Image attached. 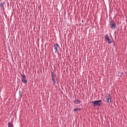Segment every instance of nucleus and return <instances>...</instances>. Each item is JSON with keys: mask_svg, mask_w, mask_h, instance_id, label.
<instances>
[{"mask_svg": "<svg viewBox=\"0 0 127 127\" xmlns=\"http://www.w3.org/2000/svg\"><path fill=\"white\" fill-rule=\"evenodd\" d=\"M19 95L20 98H21V97H22V93H21V91H19Z\"/></svg>", "mask_w": 127, "mask_h": 127, "instance_id": "9b49d317", "label": "nucleus"}, {"mask_svg": "<svg viewBox=\"0 0 127 127\" xmlns=\"http://www.w3.org/2000/svg\"><path fill=\"white\" fill-rule=\"evenodd\" d=\"M21 77H22L23 79H25V78H26V77L25 76V74H21Z\"/></svg>", "mask_w": 127, "mask_h": 127, "instance_id": "9d476101", "label": "nucleus"}, {"mask_svg": "<svg viewBox=\"0 0 127 127\" xmlns=\"http://www.w3.org/2000/svg\"><path fill=\"white\" fill-rule=\"evenodd\" d=\"M114 45H116V43H115V42H114Z\"/></svg>", "mask_w": 127, "mask_h": 127, "instance_id": "dca6fc26", "label": "nucleus"}, {"mask_svg": "<svg viewBox=\"0 0 127 127\" xmlns=\"http://www.w3.org/2000/svg\"><path fill=\"white\" fill-rule=\"evenodd\" d=\"M124 74V72H122V73H121V75H123Z\"/></svg>", "mask_w": 127, "mask_h": 127, "instance_id": "f3484780", "label": "nucleus"}, {"mask_svg": "<svg viewBox=\"0 0 127 127\" xmlns=\"http://www.w3.org/2000/svg\"><path fill=\"white\" fill-rule=\"evenodd\" d=\"M106 100L108 104H111V103H112L111 94L110 93H107L106 95Z\"/></svg>", "mask_w": 127, "mask_h": 127, "instance_id": "20e7f679", "label": "nucleus"}, {"mask_svg": "<svg viewBox=\"0 0 127 127\" xmlns=\"http://www.w3.org/2000/svg\"><path fill=\"white\" fill-rule=\"evenodd\" d=\"M51 75L54 85H56V80L57 82H58V79L56 78V74H54V71H51Z\"/></svg>", "mask_w": 127, "mask_h": 127, "instance_id": "f03ea898", "label": "nucleus"}, {"mask_svg": "<svg viewBox=\"0 0 127 127\" xmlns=\"http://www.w3.org/2000/svg\"><path fill=\"white\" fill-rule=\"evenodd\" d=\"M73 103H74V104H80L81 103V101H80L79 99H76L75 100H74V101H73Z\"/></svg>", "mask_w": 127, "mask_h": 127, "instance_id": "6e6552de", "label": "nucleus"}, {"mask_svg": "<svg viewBox=\"0 0 127 127\" xmlns=\"http://www.w3.org/2000/svg\"><path fill=\"white\" fill-rule=\"evenodd\" d=\"M77 111H81V109H80V108H77Z\"/></svg>", "mask_w": 127, "mask_h": 127, "instance_id": "4468645a", "label": "nucleus"}, {"mask_svg": "<svg viewBox=\"0 0 127 127\" xmlns=\"http://www.w3.org/2000/svg\"><path fill=\"white\" fill-rule=\"evenodd\" d=\"M11 126H12L11 123H10V122H8V127H11Z\"/></svg>", "mask_w": 127, "mask_h": 127, "instance_id": "f8f14e48", "label": "nucleus"}, {"mask_svg": "<svg viewBox=\"0 0 127 127\" xmlns=\"http://www.w3.org/2000/svg\"><path fill=\"white\" fill-rule=\"evenodd\" d=\"M54 49L55 50V53L59 52L58 49H60V46L57 43L54 45Z\"/></svg>", "mask_w": 127, "mask_h": 127, "instance_id": "39448f33", "label": "nucleus"}, {"mask_svg": "<svg viewBox=\"0 0 127 127\" xmlns=\"http://www.w3.org/2000/svg\"><path fill=\"white\" fill-rule=\"evenodd\" d=\"M103 102V100H96L94 101H92V104L93 105V107H101L103 103H102Z\"/></svg>", "mask_w": 127, "mask_h": 127, "instance_id": "f257e3e1", "label": "nucleus"}, {"mask_svg": "<svg viewBox=\"0 0 127 127\" xmlns=\"http://www.w3.org/2000/svg\"><path fill=\"white\" fill-rule=\"evenodd\" d=\"M82 23H84V20H82Z\"/></svg>", "mask_w": 127, "mask_h": 127, "instance_id": "2eb2a0df", "label": "nucleus"}, {"mask_svg": "<svg viewBox=\"0 0 127 127\" xmlns=\"http://www.w3.org/2000/svg\"><path fill=\"white\" fill-rule=\"evenodd\" d=\"M105 39L107 40L106 41H107L108 43L109 44H111L113 43V41L111 40V39L110 38V37H109L108 35H106L105 36Z\"/></svg>", "mask_w": 127, "mask_h": 127, "instance_id": "423d86ee", "label": "nucleus"}, {"mask_svg": "<svg viewBox=\"0 0 127 127\" xmlns=\"http://www.w3.org/2000/svg\"><path fill=\"white\" fill-rule=\"evenodd\" d=\"M4 5H5V2H1L0 5L1 7V9H3L4 10Z\"/></svg>", "mask_w": 127, "mask_h": 127, "instance_id": "0eeeda50", "label": "nucleus"}, {"mask_svg": "<svg viewBox=\"0 0 127 127\" xmlns=\"http://www.w3.org/2000/svg\"><path fill=\"white\" fill-rule=\"evenodd\" d=\"M74 113H76V112H77V111H78V109L77 108H75L74 110H73Z\"/></svg>", "mask_w": 127, "mask_h": 127, "instance_id": "ddd939ff", "label": "nucleus"}, {"mask_svg": "<svg viewBox=\"0 0 127 127\" xmlns=\"http://www.w3.org/2000/svg\"><path fill=\"white\" fill-rule=\"evenodd\" d=\"M110 23L111 29H115V28H117V24H116V22L113 20V19H111Z\"/></svg>", "mask_w": 127, "mask_h": 127, "instance_id": "7ed1b4c3", "label": "nucleus"}, {"mask_svg": "<svg viewBox=\"0 0 127 127\" xmlns=\"http://www.w3.org/2000/svg\"><path fill=\"white\" fill-rule=\"evenodd\" d=\"M21 82L24 83V84H27V80L26 78H22L21 80Z\"/></svg>", "mask_w": 127, "mask_h": 127, "instance_id": "1a4fd4ad", "label": "nucleus"}]
</instances>
